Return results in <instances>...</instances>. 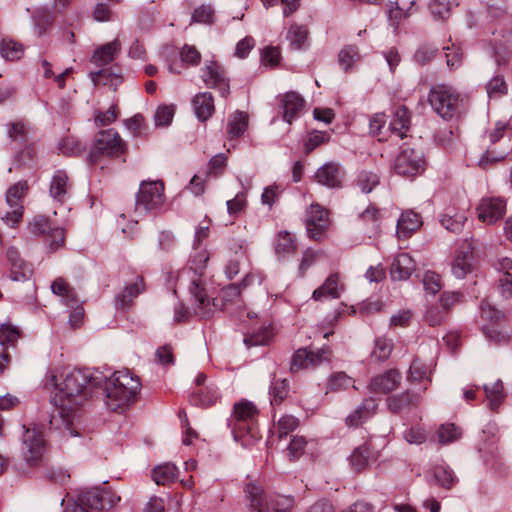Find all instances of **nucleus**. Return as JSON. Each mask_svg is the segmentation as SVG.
<instances>
[{
	"label": "nucleus",
	"mask_w": 512,
	"mask_h": 512,
	"mask_svg": "<svg viewBox=\"0 0 512 512\" xmlns=\"http://www.w3.org/2000/svg\"><path fill=\"white\" fill-rule=\"evenodd\" d=\"M423 285L427 292L435 295L442 288L440 275L432 271H427L423 276Z\"/></svg>",
	"instance_id": "nucleus-64"
},
{
	"label": "nucleus",
	"mask_w": 512,
	"mask_h": 512,
	"mask_svg": "<svg viewBox=\"0 0 512 512\" xmlns=\"http://www.w3.org/2000/svg\"><path fill=\"white\" fill-rule=\"evenodd\" d=\"M359 219L366 225H370L371 232L376 234L379 232V222L381 214L375 206H368L360 215Z\"/></svg>",
	"instance_id": "nucleus-52"
},
{
	"label": "nucleus",
	"mask_w": 512,
	"mask_h": 512,
	"mask_svg": "<svg viewBox=\"0 0 512 512\" xmlns=\"http://www.w3.org/2000/svg\"><path fill=\"white\" fill-rule=\"evenodd\" d=\"M433 476L437 484L447 490L451 489L458 482L454 471L445 464L436 465L433 468Z\"/></svg>",
	"instance_id": "nucleus-35"
},
{
	"label": "nucleus",
	"mask_w": 512,
	"mask_h": 512,
	"mask_svg": "<svg viewBox=\"0 0 512 512\" xmlns=\"http://www.w3.org/2000/svg\"><path fill=\"white\" fill-rule=\"evenodd\" d=\"M127 150L126 143L114 129L98 131L91 145L88 161L95 165L103 158H118Z\"/></svg>",
	"instance_id": "nucleus-4"
},
{
	"label": "nucleus",
	"mask_w": 512,
	"mask_h": 512,
	"mask_svg": "<svg viewBox=\"0 0 512 512\" xmlns=\"http://www.w3.org/2000/svg\"><path fill=\"white\" fill-rule=\"evenodd\" d=\"M146 289L144 278L142 275H137L134 282L127 284L122 292L115 297L116 310L127 311L129 310L136 299Z\"/></svg>",
	"instance_id": "nucleus-17"
},
{
	"label": "nucleus",
	"mask_w": 512,
	"mask_h": 512,
	"mask_svg": "<svg viewBox=\"0 0 512 512\" xmlns=\"http://www.w3.org/2000/svg\"><path fill=\"white\" fill-rule=\"evenodd\" d=\"M377 403L373 398L365 399L362 404L346 417V424L350 427H357L369 419L376 411Z\"/></svg>",
	"instance_id": "nucleus-30"
},
{
	"label": "nucleus",
	"mask_w": 512,
	"mask_h": 512,
	"mask_svg": "<svg viewBox=\"0 0 512 512\" xmlns=\"http://www.w3.org/2000/svg\"><path fill=\"white\" fill-rule=\"evenodd\" d=\"M400 381L401 374L397 370H389L374 377L369 384V390L373 393L386 394L396 389Z\"/></svg>",
	"instance_id": "nucleus-22"
},
{
	"label": "nucleus",
	"mask_w": 512,
	"mask_h": 512,
	"mask_svg": "<svg viewBox=\"0 0 512 512\" xmlns=\"http://www.w3.org/2000/svg\"><path fill=\"white\" fill-rule=\"evenodd\" d=\"M35 29L38 35H43L47 28L53 23L54 18L48 10H38L33 15Z\"/></svg>",
	"instance_id": "nucleus-57"
},
{
	"label": "nucleus",
	"mask_w": 512,
	"mask_h": 512,
	"mask_svg": "<svg viewBox=\"0 0 512 512\" xmlns=\"http://www.w3.org/2000/svg\"><path fill=\"white\" fill-rule=\"evenodd\" d=\"M330 357L328 348H321L317 351L300 348L293 355L290 370L295 373L303 369H314L324 362H329Z\"/></svg>",
	"instance_id": "nucleus-14"
},
{
	"label": "nucleus",
	"mask_w": 512,
	"mask_h": 512,
	"mask_svg": "<svg viewBox=\"0 0 512 512\" xmlns=\"http://www.w3.org/2000/svg\"><path fill=\"white\" fill-rule=\"evenodd\" d=\"M428 101L433 110L444 119H452L461 102L460 94L452 86L438 84L430 89Z\"/></svg>",
	"instance_id": "nucleus-7"
},
{
	"label": "nucleus",
	"mask_w": 512,
	"mask_h": 512,
	"mask_svg": "<svg viewBox=\"0 0 512 512\" xmlns=\"http://www.w3.org/2000/svg\"><path fill=\"white\" fill-rule=\"evenodd\" d=\"M245 494L254 512H270V507L274 512H291L294 503L289 496H276L269 502L263 488L254 482L246 485Z\"/></svg>",
	"instance_id": "nucleus-6"
},
{
	"label": "nucleus",
	"mask_w": 512,
	"mask_h": 512,
	"mask_svg": "<svg viewBox=\"0 0 512 512\" xmlns=\"http://www.w3.org/2000/svg\"><path fill=\"white\" fill-rule=\"evenodd\" d=\"M19 338L20 331L11 322H4L0 325V345L13 346Z\"/></svg>",
	"instance_id": "nucleus-49"
},
{
	"label": "nucleus",
	"mask_w": 512,
	"mask_h": 512,
	"mask_svg": "<svg viewBox=\"0 0 512 512\" xmlns=\"http://www.w3.org/2000/svg\"><path fill=\"white\" fill-rule=\"evenodd\" d=\"M428 7L435 19L446 20L450 16L452 2L451 0H431Z\"/></svg>",
	"instance_id": "nucleus-51"
},
{
	"label": "nucleus",
	"mask_w": 512,
	"mask_h": 512,
	"mask_svg": "<svg viewBox=\"0 0 512 512\" xmlns=\"http://www.w3.org/2000/svg\"><path fill=\"white\" fill-rule=\"evenodd\" d=\"M195 390L190 396V403L195 406L210 407L220 399V393L214 382H207L204 373L198 374L195 379Z\"/></svg>",
	"instance_id": "nucleus-13"
},
{
	"label": "nucleus",
	"mask_w": 512,
	"mask_h": 512,
	"mask_svg": "<svg viewBox=\"0 0 512 512\" xmlns=\"http://www.w3.org/2000/svg\"><path fill=\"white\" fill-rule=\"evenodd\" d=\"M178 475V468L171 463H165L155 467L152 471V479L157 485H167L173 482Z\"/></svg>",
	"instance_id": "nucleus-36"
},
{
	"label": "nucleus",
	"mask_w": 512,
	"mask_h": 512,
	"mask_svg": "<svg viewBox=\"0 0 512 512\" xmlns=\"http://www.w3.org/2000/svg\"><path fill=\"white\" fill-rule=\"evenodd\" d=\"M383 308V303L379 300L375 301H364L361 304L358 305V308L355 309L354 307L347 308V313L340 314V316H359V317H371L375 313L381 311Z\"/></svg>",
	"instance_id": "nucleus-37"
},
{
	"label": "nucleus",
	"mask_w": 512,
	"mask_h": 512,
	"mask_svg": "<svg viewBox=\"0 0 512 512\" xmlns=\"http://www.w3.org/2000/svg\"><path fill=\"white\" fill-rule=\"evenodd\" d=\"M139 377L128 369L114 372L105 381L106 406L111 411L123 409L133 403L141 390Z\"/></svg>",
	"instance_id": "nucleus-2"
},
{
	"label": "nucleus",
	"mask_w": 512,
	"mask_h": 512,
	"mask_svg": "<svg viewBox=\"0 0 512 512\" xmlns=\"http://www.w3.org/2000/svg\"><path fill=\"white\" fill-rule=\"evenodd\" d=\"M419 402V395L410 391L388 398V406L393 413H399L409 407L416 406Z\"/></svg>",
	"instance_id": "nucleus-31"
},
{
	"label": "nucleus",
	"mask_w": 512,
	"mask_h": 512,
	"mask_svg": "<svg viewBox=\"0 0 512 512\" xmlns=\"http://www.w3.org/2000/svg\"><path fill=\"white\" fill-rule=\"evenodd\" d=\"M296 249V243L292 235L288 232H280L278 234L275 251L278 255L291 253Z\"/></svg>",
	"instance_id": "nucleus-58"
},
{
	"label": "nucleus",
	"mask_w": 512,
	"mask_h": 512,
	"mask_svg": "<svg viewBox=\"0 0 512 512\" xmlns=\"http://www.w3.org/2000/svg\"><path fill=\"white\" fill-rule=\"evenodd\" d=\"M379 184V177L375 173L362 171L358 175L357 185L364 193H369Z\"/></svg>",
	"instance_id": "nucleus-60"
},
{
	"label": "nucleus",
	"mask_w": 512,
	"mask_h": 512,
	"mask_svg": "<svg viewBox=\"0 0 512 512\" xmlns=\"http://www.w3.org/2000/svg\"><path fill=\"white\" fill-rule=\"evenodd\" d=\"M52 381L56 387L52 402L57 414L52 415L50 427L59 430L63 437L80 436L79 408L91 395V387L101 383V377L88 371L73 370L66 373L62 382L58 383L56 376Z\"/></svg>",
	"instance_id": "nucleus-1"
},
{
	"label": "nucleus",
	"mask_w": 512,
	"mask_h": 512,
	"mask_svg": "<svg viewBox=\"0 0 512 512\" xmlns=\"http://www.w3.org/2000/svg\"><path fill=\"white\" fill-rule=\"evenodd\" d=\"M121 43L118 39L98 47L92 57L91 62L98 66H104L111 63L120 53Z\"/></svg>",
	"instance_id": "nucleus-26"
},
{
	"label": "nucleus",
	"mask_w": 512,
	"mask_h": 512,
	"mask_svg": "<svg viewBox=\"0 0 512 512\" xmlns=\"http://www.w3.org/2000/svg\"><path fill=\"white\" fill-rule=\"evenodd\" d=\"M192 105L197 118L202 122L208 120L215 111L214 98L210 92L196 94L192 99Z\"/></svg>",
	"instance_id": "nucleus-27"
},
{
	"label": "nucleus",
	"mask_w": 512,
	"mask_h": 512,
	"mask_svg": "<svg viewBox=\"0 0 512 512\" xmlns=\"http://www.w3.org/2000/svg\"><path fill=\"white\" fill-rule=\"evenodd\" d=\"M24 52L22 44L10 39L0 42V54L6 60L14 61L22 57Z\"/></svg>",
	"instance_id": "nucleus-46"
},
{
	"label": "nucleus",
	"mask_w": 512,
	"mask_h": 512,
	"mask_svg": "<svg viewBox=\"0 0 512 512\" xmlns=\"http://www.w3.org/2000/svg\"><path fill=\"white\" fill-rule=\"evenodd\" d=\"M305 100L298 93L291 91L281 98V107L283 109V119L291 124L292 120L299 116L303 110Z\"/></svg>",
	"instance_id": "nucleus-23"
},
{
	"label": "nucleus",
	"mask_w": 512,
	"mask_h": 512,
	"mask_svg": "<svg viewBox=\"0 0 512 512\" xmlns=\"http://www.w3.org/2000/svg\"><path fill=\"white\" fill-rule=\"evenodd\" d=\"M305 225L308 237L321 241L330 226L328 210L319 204H311L306 211Z\"/></svg>",
	"instance_id": "nucleus-12"
},
{
	"label": "nucleus",
	"mask_w": 512,
	"mask_h": 512,
	"mask_svg": "<svg viewBox=\"0 0 512 512\" xmlns=\"http://www.w3.org/2000/svg\"><path fill=\"white\" fill-rule=\"evenodd\" d=\"M439 442L442 444L451 443L461 437V431L454 424H444L438 431Z\"/></svg>",
	"instance_id": "nucleus-62"
},
{
	"label": "nucleus",
	"mask_w": 512,
	"mask_h": 512,
	"mask_svg": "<svg viewBox=\"0 0 512 512\" xmlns=\"http://www.w3.org/2000/svg\"><path fill=\"white\" fill-rule=\"evenodd\" d=\"M466 220L467 216L464 211L459 212L454 209H449L442 215L440 222L446 230L452 233H459L462 231Z\"/></svg>",
	"instance_id": "nucleus-33"
},
{
	"label": "nucleus",
	"mask_w": 512,
	"mask_h": 512,
	"mask_svg": "<svg viewBox=\"0 0 512 512\" xmlns=\"http://www.w3.org/2000/svg\"><path fill=\"white\" fill-rule=\"evenodd\" d=\"M422 225L419 214L412 210L405 211L397 221V234L400 238L410 237Z\"/></svg>",
	"instance_id": "nucleus-28"
},
{
	"label": "nucleus",
	"mask_w": 512,
	"mask_h": 512,
	"mask_svg": "<svg viewBox=\"0 0 512 512\" xmlns=\"http://www.w3.org/2000/svg\"><path fill=\"white\" fill-rule=\"evenodd\" d=\"M359 52L356 46H346L338 54L340 66L347 72L349 68L359 59Z\"/></svg>",
	"instance_id": "nucleus-53"
},
{
	"label": "nucleus",
	"mask_w": 512,
	"mask_h": 512,
	"mask_svg": "<svg viewBox=\"0 0 512 512\" xmlns=\"http://www.w3.org/2000/svg\"><path fill=\"white\" fill-rule=\"evenodd\" d=\"M201 78L207 87L217 89L223 97L230 93L229 79L224 68L215 61H210L201 70Z\"/></svg>",
	"instance_id": "nucleus-15"
},
{
	"label": "nucleus",
	"mask_w": 512,
	"mask_h": 512,
	"mask_svg": "<svg viewBox=\"0 0 512 512\" xmlns=\"http://www.w3.org/2000/svg\"><path fill=\"white\" fill-rule=\"evenodd\" d=\"M482 330L486 338L495 343L506 342L509 339L508 329L503 322H487Z\"/></svg>",
	"instance_id": "nucleus-38"
},
{
	"label": "nucleus",
	"mask_w": 512,
	"mask_h": 512,
	"mask_svg": "<svg viewBox=\"0 0 512 512\" xmlns=\"http://www.w3.org/2000/svg\"><path fill=\"white\" fill-rule=\"evenodd\" d=\"M227 166V157L225 154L220 153L215 156H213L209 163L207 168V175L218 177L223 174L225 168Z\"/></svg>",
	"instance_id": "nucleus-61"
},
{
	"label": "nucleus",
	"mask_w": 512,
	"mask_h": 512,
	"mask_svg": "<svg viewBox=\"0 0 512 512\" xmlns=\"http://www.w3.org/2000/svg\"><path fill=\"white\" fill-rule=\"evenodd\" d=\"M392 349L393 342L391 339L378 337L375 339L374 347L371 351V359L376 362H383L390 357Z\"/></svg>",
	"instance_id": "nucleus-40"
},
{
	"label": "nucleus",
	"mask_w": 512,
	"mask_h": 512,
	"mask_svg": "<svg viewBox=\"0 0 512 512\" xmlns=\"http://www.w3.org/2000/svg\"><path fill=\"white\" fill-rule=\"evenodd\" d=\"M165 203L162 181H142L136 195L135 212H159Z\"/></svg>",
	"instance_id": "nucleus-8"
},
{
	"label": "nucleus",
	"mask_w": 512,
	"mask_h": 512,
	"mask_svg": "<svg viewBox=\"0 0 512 512\" xmlns=\"http://www.w3.org/2000/svg\"><path fill=\"white\" fill-rule=\"evenodd\" d=\"M395 172L403 177H415L425 170V159L421 150L402 148L394 161Z\"/></svg>",
	"instance_id": "nucleus-9"
},
{
	"label": "nucleus",
	"mask_w": 512,
	"mask_h": 512,
	"mask_svg": "<svg viewBox=\"0 0 512 512\" xmlns=\"http://www.w3.org/2000/svg\"><path fill=\"white\" fill-rule=\"evenodd\" d=\"M484 390L491 410H497L504 400L503 383L498 380L491 386L485 385Z\"/></svg>",
	"instance_id": "nucleus-44"
},
{
	"label": "nucleus",
	"mask_w": 512,
	"mask_h": 512,
	"mask_svg": "<svg viewBox=\"0 0 512 512\" xmlns=\"http://www.w3.org/2000/svg\"><path fill=\"white\" fill-rule=\"evenodd\" d=\"M475 268L474 248L471 243H464L452 262V273L456 278L463 279L472 273Z\"/></svg>",
	"instance_id": "nucleus-16"
},
{
	"label": "nucleus",
	"mask_w": 512,
	"mask_h": 512,
	"mask_svg": "<svg viewBox=\"0 0 512 512\" xmlns=\"http://www.w3.org/2000/svg\"><path fill=\"white\" fill-rule=\"evenodd\" d=\"M307 36V29L299 25H292L287 33V38L290 41V45L294 49H300L305 43Z\"/></svg>",
	"instance_id": "nucleus-55"
},
{
	"label": "nucleus",
	"mask_w": 512,
	"mask_h": 512,
	"mask_svg": "<svg viewBox=\"0 0 512 512\" xmlns=\"http://www.w3.org/2000/svg\"><path fill=\"white\" fill-rule=\"evenodd\" d=\"M430 373V368L422 363L418 358H415L410 365L407 378L412 383L421 381L430 383Z\"/></svg>",
	"instance_id": "nucleus-42"
},
{
	"label": "nucleus",
	"mask_w": 512,
	"mask_h": 512,
	"mask_svg": "<svg viewBox=\"0 0 512 512\" xmlns=\"http://www.w3.org/2000/svg\"><path fill=\"white\" fill-rule=\"evenodd\" d=\"M120 496L116 495L109 488L95 487L82 491L79 494V500L82 504L95 511H105L114 507L119 501Z\"/></svg>",
	"instance_id": "nucleus-11"
},
{
	"label": "nucleus",
	"mask_w": 512,
	"mask_h": 512,
	"mask_svg": "<svg viewBox=\"0 0 512 512\" xmlns=\"http://www.w3.org/2000/svg\"><path fill=\"white\" fill-rule=\"evenodd\" d=\"M258 409L249 401L242 400L234 405V411L229 419L233 438L242 447L247 448L259 439L256 420Z\"/></svg>",
	"instance_id": "nucleus-3"
},
{
	"label": "nucleus",
	"mask_w": 512,
	"mask_h": 512,
	"mask_svg": "<svg viewBox=\"0 0 512 512\" xmlns=\"http://www.w3.org/2000/svg\"><path fill=\"white\" fill-rule=\"evenodd\" d=\"M180 58L184 64L197 66L201 61V53L195 46L185 44L180 51Z\"/></svg>",
	"instance_id": "nucleus-63"
},
{
	"label": "nucleus",
	"mask_w": 512,
	"mask_h": 512,
	"mask_svg": "<svg viewBox=\"0 0 512 512\" xmlns=\"http://www.w3.org/2000/svg\"><path fill=\"white\" fill-rule=\"evenodd\" d=\"M248 127V115L241 111L234 112L228 120L227 133L230 139L239 138Z\"/></svg>",
	"instance_id": "nucleus-34"
},
{
	"label": "nucleus",
	"mask_w": 512,
	"mask_h": 512,
	"mask_svg": "<svg viewBox=\"0 0 512 512\" xmlns=\"http://www.w3.org/2000/svg\"><path fill=\"white\" fill-rule=\"evenodd\" d=\"M53 226L50 220L42 215H37L29 223V230L34 235L48 236Z\"/></svg>",
	"instance_id": "nucleus-54"
},
{
	"label": "nucleus",
	"mask_w": 512,
	"mask_h": 512,
	"mask_svg": "<svg viewBox=\"0 0 512 512\" xmlns=\"http://www.w3.org/2000/svg\"><path fill=\"white\" fill-rule=\"evenodd\" d=\"M189 292L198 303L199 309L203 310L210 305L201 276H197V278L192 279Z\"/></svg>",
	"instance_id": "nucleus-48"
},
{
	"label": "nucleus",
	"mask_w": 512,
	"mask_h": 512,
	"mask_svg": "<svg viewBox=\"0 0 512 512\" xmlns=\"http://www.w3.org/2000/svg\"><path fill=\"white\" fill-rule=\"evenodd\" d=\"M354 387V381L344 372H336L330 376L327 382V392H338Z\"/></svg>",
	"instance_id": "nucleus-45"
},
{
	"label": "nucleus",
	"mask_w": 512,
	"mask_h": 512,
	"mask_svg": "<svg viewBox=\"0 0 512 512\" xmlns=\"http://www.w3.org/2000/svg\"><path fill=\"white\" fill-rule=\"evenodd\" d=\"M214 21V10L210 5H201L192 14L191 23L212 24Z\"/></svg>",
	"instance_id": "nucleus-59"
},
{
	"label": "nucleus",
	"mask_w": 512,
	"mask_h": 512,
	"mask_svg": "<svg viewBox=\"0 0 512 512\" xmlns=\"http://www.w3.org/2000/svg\"><path fill=\"white\" fill-rule=\"evenodd\" d=\"M344 172L340 165L335 162H329L321 166L315 173V180L328 188H341Z\"/></svg>",
	"instance_id": "nucleus-18"
},
{
	"label": "nucleus",
	"mask_w": 512,
	"mask_h": 512,
	"mask_svg": "<svg viewBox=\"0 0 512 512\" xmlns=\"http://www.w3.org/2000/svg\"><path fill=\"white\" fill-rule=\"evenodd\" d=\"M59 150L67 156H79L85 151V145L76 137L68 136L60 143Z\"/></svg>",
	"instance_id": "nucleus-50"
},
{
	"label": "nucleus",
	"mask_w": 512,
	"mask_h": 512,
	"mask_svg": "<svg viewBox=\"0 0 512 512\" xmlns=\"http://www.w3.org/2000/svg\"><path fill=\"white\" fill-rule=\"evenodd\" d=\"M271 404H280L289 393V385L286 379L278 378L275 374L270 386Z\"/></svg>",
	"instance_id": "nucleus-41"
},
{
	"label": "nucleus",
	"mask_w": 512,
	"mask_h": 512,
	"mask_svg": "<svg viewBox=\"0 0 512 512\" xmlns=\"http://www.w3.org/2000/svg\"><path fill=\"white\" fill-rule=\"evenodd\" d=\"M415 270V262L408 253L397 255L390 268L393 280L402 281L408 279Z\"/></svg>",
	"instance_id": "nucleus-24"
},
{
	"label": "nucleus",
	"mask_w": 512,
	"mask_h": 512,
	"mask_svg": "<svg viewBox=\"0 0 512 512\" xmlns=\"http://www.w3.org/2000/svg\"><path fill=\"white\" fill-rule=\"evenodd\" d=\"M275 334L272 322H254V326L244 335L247 346L268 344Z\"/></svg>",
	"instance_id": "nucleus-20"
},
{
	"label": "nucleus",
	"mask_w": 512,
	"mask_h": 512,
	"mask_svg": "<svg viewBox=\"0 0 512 512\" xmlns=\"http://www.w3.org/2000/svg\"><path fill=\"white\" fill-rule=\"evenodd\" d=\"M299 425V420L292 415L282 416L275 427L279 438H283L293 432Z\"/></svg>",
	"instance_id": "nucleus-56"
},
{
	"label": "nucleus",
	"mask_w": 512,
	"mask_h": 512,
	"mask_svg": "<svg viewBox=\"0 0 512 512\" xmlns=\"http://www.w3.org/2000/svg\"><path fill=\"white\" fill-rule=\"evenodd\" d=\"M29 190L27 181H19L11 186L6 193V201L10 207L23 206L22 199Z\"/></svg>",
	"instance_id": "nucleus-43"
},
{
	"label": "nucleus",
	"mask_w": 512,
	"mask_h": 512,
	"mask_svg": "<svg viewBox=\"0 0 512 512\" xmlns=\"http://www.w3.org/2000/svg\"><path fill=\"white\" fill-rule=\"evenodd\" d=\"M22 456L30 467L44 465L47 454V441L44 430L38 425L23 426Z\"/></svg>",
	"instance_id": "nucleus-5"
},
{
	"label": "nucleus",
	"mask_w": 512,
	"mask_h": 512,
	"mask_svg": "<svg viewBox=\"0 0 512 512\" xmlns=\"http://www.w3.org/2000/svg\"><path fill=\"white\" fill-rule=\"evenodd\" d=\"M373 455L367 444L357 447L351 454L349 461L355 471L363 470L372 459Z\"/></svg>",
	"instance_id": "nucleus-39"
},
{
	"label": "nucleus",
	"mask_w": 512,
	"mask_h": 512,
	"mask_svg": "<svg viewBox=\"0 0 512 512\" xmlns=\"http://www.w3.org/2000/svg\"><path fill=\"white\" fill-rule=\"evenodd\" d=\"M71 185L68 181V176L65 171L58 170L52 177L50 184V195L51 197L63 204L69 194Z\"/></svg>",
	"instance_id": "nucleus-29"
},
{
	"label": "nucleus",
	"mask_w": 512,
	"mask_h": 512,
	"mask_svg": "<svg viewBox=\"0 0 512 512\" xmlns=\"http://www.w3.org/2000/svg\"><path fill=\"white\" fill-rule=\"evenodd\" d=\"M506 203L501 198L483 199L477 208L478 218L482 222L493 224L505 213Z\"/></svg>",
	"instance_id": "nucleus-19"
},
{
	"label": "nucleus",
	"mask_w": 512,
	"mask_h": 512,
	"mask_svg": "<svg viewBox=\"0 0 512 512\" xmlns=\"http://www.w3.org/2000/svg\"><path fill=\"white\" fill-rule=\"evenodd\" d=\"M27 127L23 121H15L7 124V134L13 143L23 146L27 143Z\"/></svg>",
	"instance_id": "nucleus-47"
},
{
	"label": "nucleus",
	"mask_w": 512,
	"mask_h": 512,
	"mask_svg": "<svg viewBox=\"0 0 512 512\" xmlns=\"http://www.w3.org/2000/svg\"><path fill=\"white\" fill-rule=\"evenodd\" d=\"M343 290L344 284L340 281L339 274L332 273L320 287L314 290L312 299L320 302L327 299H338Z\"/></svg>",
	"instance_id": "nucleus-21"
},
{
	"label": "nucleus",
	"mask_w": 512,
	"mask_h": 512,
	"mask_svg": "<svg viewBox=\"0 0 512 512\" xmlns=\"http://www.w3.org/2000/svg\"><path fill=\"white\" fill-rule=\"evenodd\" d=\"M51 290L71 309L70 320H82L84 318L85 310L83 303L79 301L77 292L66 279L62 277L56 278L51 284Z\"/></svg>",
	"instance_id": "nucleus-10"
},
{
	"label": "nucleus",
	"mask_w": 512,
	"mask_h": 512,
	"mask_svg": "<svg viewBox=\"0 0 512 512\" xmlns=\"http://www.w3.org/2000/svg\"><path fill=\"white\" fill-rule=\"evenodd\" d=\"M411 115L405 106L396 108L393 118L389 124L388 129L391 133L400 139L407 137V132L410 129Z\"/></svg>",
	"instance_id": "nucleus-25"
},
{
	"label": "nucleus",
	"mask_w": 512,
	"mask_h": 512,
	"mask_svg": "<svg viewBox=\"0 0 512 512\" xmlns=\"http://www.w3.org/2000/svg\"><path fill=\"white\" fill-rule=\"evenodd\" d=\"M498 270L502 273L499 279L501 293L505 298L512 296V259L503 258L498 263Z\"/></svg>",
	"instance_id": "nucleus-32"
}]
</instances>
